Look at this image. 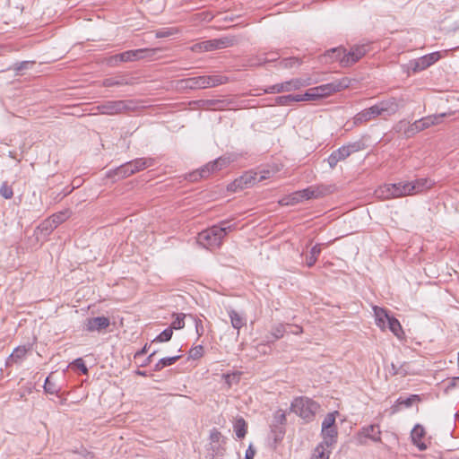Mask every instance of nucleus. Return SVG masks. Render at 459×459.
<instances>
[{
	"instance_id": "obj_55",
	"label": "nucleus",
	"mask_w": 459,
	"mask_h": 459,
	"mask_svg": "<svg viewBox=\"0 0 459 459\" xmlns=\"http://www.w3.org/2000/svg\"><path fill=\"white\" fill-rule=\"evenodd\" d=\"M213 161H214L215 167H217L218 170L222 169L223 168L227 167L230 164L229 158L221 157Z\"/></svg>"
},
{
	"instance_id": "obj_25",
	"label": "nucleus",
	"mask_w": 459,
	"mask_h": 459,
	"mask_svg": "<svg viewBox=\"0 0 459 459\" xmlns=\"http://www.w3.org/2000/svg\"><path fill=\"white\" fill-rule=\"evenodd\" d=\"M373 309L377 325L381 329H385L386 327L387 320L391 317V316L388 315L385 308L374 307Z\"/></svg>"
},
{
	"instance_id": "obj_9",
	"label": "nucleus",
	"mask_w": 459,
	"mask_h": 459,
	"mask_svg": "<svg viewBox=\"0 0 459 459\" xmlns=\"http://www.w3.org/2000/svg\"><path fill=\"white\" fill-rule=\"evenodd\" d=\"M210 448L209 452L212 458L217 459L223 456L225 452L226 438L222 434L216 429L213 428L210 431L209 435Z\"/></svg>"
},
{
	"instance_id": "obj_59",
	"label": "nucleus",
	"mask_w": 459,
	"mask_h": 459,
	"mask_svg": "<svg viewBox=\"0 0 459 459\" xmlns=\"http://www.w3.org/2000/svg\"><path fill=\"white\" fill-rule=\"evenodd\" d=\"M195 331L198 336H202L204 334V325L201 319H195Z\"/></svg>"
},
{
	"instance_id": "obj_40",
	"label": "nucleus",
	"mask_w": 459,
	"mask_h": 459,
	"mask_svg": "<svg viewBox=\"0 0 459 459\" xmlns=\"http://www.w3.org/2000/svg\"><path fill=\"white\" fill-rule=\"evenodd\" d=\"M174 316L176 317H175L174 321L171 323V325L169 327L172 328V330L173 329L178 330V329L184 328L186 315L183 313H180V314H174Z\"/></svg>"
},
{
	"instance_id": "obj_47",
	"label": "nucleus",
	"mask_w": 459,
	"mask_h": 459,
	"mask_svg": "<svg viewBox=\"0 0 459 459\" xmlns=\"http://www.w3.org/2000/svg\"><path fill=\"white\" fill-rule=\"evenodd\" d=\"M284 333H285V327L281 324L275 325L272 329V335L274 337V339L281 338L283 336Z\"/></svg>"
},
{
	"instance_id": "obj_18",
	"label": "nucleus",
	"mask_w": 459,
	"mask_h": 459,
	"mask_svg": "<svg viewBox=\"0 0 459 459\" xmlns=\"http://www.w3.org/2000/svg\"><path fill=\"white\" fill-rule=\"evenodd\" d=\"M379 117L376 105L359 112L354 117L355 124H361Z\"/></svg>"
},
{
	"instance_id": "obj_12",
	"label": "nucleus",
	"mask_w": 459,
	"mask_h": 459,
	"mask_svg": "<svg viewBox=\"0 0 459 459\" xmlns=\"http://www.w3.org/2000/svg\"><path fill=\"white\" fill-rule=\"evenodd\" d=\"M235 41V37L228 36L221 39H214L204 41L200 44L195 45L194 49H196L198 48L200 49H204V51H211L213 49L224 48L232 46Z\"/></svg>"
},
{
	"instance_id": "obj_4",
	"label": "nucleus",
	"mask_w": 459,
	"mask_h": 459,
	"mask_svg": "<svg viewBox=\"0 0 459 459\" xmlns=\"http://www.w3.org/2000/svg\"><path fill=\"white\" fill-rule=\"evenodd\" d=\"M319 404L307 397H297L290 405V410L306 421H311L319 409Z\"/></svg>"
},
{
	"instance_id": "obj_50",
	"label": "nucleus",
	"mask_w": 459,
	"mask_h": 459,
	"mask_svg": "<svg viewBox=\"0 0 459 459\" xmlns=\"http://www.w3.org/2000/svg\"><path fill=\"white\" fill-rule=\"evenodd\" d=\"M405 366H407V363L400 365L399 367H397L394 363H392L391 368L393 370V375L405 376L407 374V370L404 368Z\"/></svg>"
},
{
	"instance_id": "obj_62",
	"label": "nucleus",
	"mask_w": 459,
	"mask_h": 459,
	"mask_svg": "<svg viewBox=\"0 0 459 459\" xmlns=\"http://www.w3.org/2000/svg\"><path fill=\"white\" fill-rule=\"evenodd\" d=\"M173 34V30H161L158 31L156 34V38H165L169 37Z\"/></svg>"
},
{
	"instance_id": "obj_14",
	"label": "nucleus",
	"mask_w": 459,
	"mask_h": 459,
	"mask_svg": "<svg viewBox=\"0 0 459 459\" xmlns=\"http://www.w3.org/2000/svg\"><path fill=\"white\" fill-rule=\"evenodd\" d=\"M110 325V320L106 316L91 317L86 320L85 329L88 332L101 331Z\"/></svg>"
},
{
	"instance_id": "obj_15",
	"label": "nucleus",
	"mask_w": 459,
	"mask_h": 459,
	"mask_svg": "<svg viewBox=\"0 0 459 459\" xmlns=\"http://www.w3.org/2000/svg\"><path fill=\"white\" fill-rule=\"evenodd\" d=\"M440 58L439 52H433L428 55H425L414 61L413 70L422 71L426 68L429 67L433 64H435Z\"/></svg>"
},
{
	"instance_id": "obj_23",
	"label": "nucleus",
	"mask_w": 459,
	"mask_h": 459,
	"mask_svg": "<svg viewBox=\"0 0 459 459\" xmlns=\"http://www.w3.org/2000/svg\"><path fill=\"white\" fill-rule=\"evenodd\" d=\"M128 166L131 168L132 173L134 174L141 170H143L146 168L152 166L153 160L151 158H139L134 160L127 162Z\"/></svg>"
},
{
	"instance_id": "obj_28",
	"label": "nucleus",
	"mask_w": 459,
	"mask_h": 459,
	"mask_svg": "<svg viewBox=\"0 0 459 459\" xmlns=\"http://www.w3.org/2000/svg\"><path fill=\"white\" fill-rule=\"evenodd\" d=\"M393 184H385L376 190V195L382 199H391L394 197V191L393 190Z\"/></svg>"
},
{
	"instance_id": "obj_29",
	"label": "nucleus",
	"mask_w": 459,
	"mask_h": 459,
	"mask_svg": "<svg viewBox=\"0 0 459 459\" xmlns=\"http://www.w3.org/2000/svg\"><path fill=\"white\" fill-rule=\"evenodd\" d=\"M331 454V446L324 444H318L314 449L312 459H329Z\"/></svg>"
},
{
	"instance_id": "obj_61",
	"label": "nucleus",
	"mask_w": 459,
	"mask_h": 459,
	"mask_svg": "<svg viewBox=\"0 0 459 459\" xmlns=\"http://www.w3.org/2000/svg\"><path fill=\"white\" fill-rule=\"evenodd\" d=\"M255 455V450L250 445L246 451L245 459H254Z\"/></svg>"
},
{
	"instance_id": "obj_41",
	"label": "nucleus",
	"mask_w": 459,
	"mask_h": 459,
	"mask_svg": "<svg viewBox=\"0 0 459 459\" xmlns=\"http://www.w3.org/2000/svg\"><path fill=\"white\" fill-rule=\"evenodd\" d=\"M287 421L285 411L282 410H277L273 414V420L272 424H277L280 426H285Z\"/></svg>"
},
{
	"instance_id": "obj_35",
	"label": "nucleus",
	"mask_w": 459,
	"mask_h": 459,
	"mask_svg": "<svg viewBox=\"0 0 459 459\" xmlns=\"http://www.w3.org/2000/svg\"><path fill=\"white\" fill-rule=\"evenodd\" d=\"M44 391L50 394H56L60 388L56 385V384L52 380V377L48 376L44 383Z\"/></svg>"
},
{
	"instance_id": "obj_34",
	"label": "nucleus",
	"mask_w": 459,
	"mask_h": 459,
	"mask_svg": "<svg viewBox=\"0 0 459 459\" xmlns=\"http://www.w3.org/2000/svg\"><path fill=\"white\" fill-rule=\"evenodd\" d=\"M26 354H27V349L24 346H20L13 350V351L10 355L9 359L13 362L18 363L22 359H24Z\"/></svg>"
},
{
	"instance_id": "obj_53",
	"label": "nucleus",
	"mask_w": 459,
	"mask_h": 459,
	"mask_svg": "<svg viewBox=\"0 0 459 459\" xmlns=\"http://www.w3.org/2000/svg\"><path fill=\"white\" fill-rule=\"evenodd\" d=\"M146 51V49L129 50L131 60L135 61L143 58V54Z\"/></svg>"
},
{
	"instance_id": "obj_60",
	"label": "nucleus",
	"mask_w": 459,
	"mask_h": 459,
	"mask_svg": "<svg viewBox=\"0 0 459 459\" xmlns=\"http://www.w3.org/2000/svg\"><path fill=\"white\" fill-rule=\"evenodd\" d=\"M118 58H120L122 63H124V62H132L131 57H130L129 50L118 54Z\"/></svg>"
},
{
	"instance_id": "obj_2",
	"label": "nucleus",
	"mask_w": 459,
	"mask_h": 459,
	"mask_svg": "<svg viewBox=\"0 0 459 459\" xmlns=\"http://www.w3.org/2000/svg\"><path fill=\"white\" fill-rule=\"evenodd\" d=\"M234 229L235 224H231L228 221H222L220 224L213 225L200 232L197 237V242L208 249L220 247L225 236Z\"/></svg>"
},
{
	"instance_id": "obj_43",
	"label": "nucleus",
	"mask_w": 459,
	"mask_h": 459,
	"mask_svg": "<svg viewBox=\"0 0 459 459\" xmlns=\"http://www.w3.org/2000/svg\"><path fill=\"white\" fill-rule=\"evenodd\" d=\"M0 195L5 199H11L13 196V191L7 182H4L0 186Z\"/></svg>"
},
{
	"instance_id": "obj_57",
	"label": "nucleus",
	"mask_w": 459,
	"mask_h": 459,
	"mask_svg": "<svg viewBox=\"0 0 459 459\" xmlns=\"http://www.w3.org/2000/svg\"><path fill=\"white\" fill-rule=\"evenodd\" d=\"M203 178H205V177H204V175H203V172H202V170L200 169H198L196 171H194V172L190 173L188 175L187 178H188L189 181H193L194 182V181H197V180H199V179H201Z\"/></svg>"
},
{
	"instance_id": "obj_11",
	"label": "nucleus",
	"mask_w": 459,
	"mask_h": 459,
	"mask_svg": "<svg viewBox=\"0 0 459 459\" xmlns=\"http://www.w3.org/2000/svg\"><path fill=\"white\" fill-rule=\"evenodd\" d=\"M256 172L247 171L242 176L236 178L233 182L229 184L228 190L236 192L238 190L251 187L256 183Z\"/></svg>"
},
{
	"instance_id": "obj_49",
	"label": "nucleus",
	"mask_w": 459,
	"mask_h": 459,
	"mask_svg": "<svg viewBox=\"0 0 459 459\" xmlns=\"http://www.w3.org/2000/svg\"><path fill=\"white\" fill-rule=\"evenodd\" d=\"M201 170L203 172V175H204V177L207 178L211 173L218 170V169L217 167H215L214 161H212L202 167Z\"/></svg>"
},
{
	"instance_id": "obj_39",
	"label": "nucleus",
	"mask_w": 459,
	"mask_h": 459,
	"mask_svg": "<svg viewBox=\"0 0 459 459\" xmlns=\"http://www.w3.org/2000/svg\"><path fill=\"white\" fill-rule=\"evenodd\" d=\"M297 99H298V94L297 95L290 94V95L279 96L276 98L275 100H276V103L281 106H289L292 102H298Z\"/></svg>"
},
{
	"instance_id": "obj_51",
	"label": "nucleus",
	"mask_w": 459,
	"mask_h": 459,
	"mask_svg": "<svg viewBox=\"0 0 459 459\" xmlns=\"http://www.w3.org/2000/svg\"><path fill=\"white\" fill-rule=\"evenodd\" d=\"M39 228L42 231H46L47 233H50L56 229L55 225H53L52 222H50L48 219H47L43 222H41L40 225L39 226Z\"/></svg>"
},
{
	"instance_id": "obj_48",
	"label": "nucleus",
	"mask_w": 459,
	"mask_h": 459,
	"mask_svg": "<svg viewBox=\"0 0 459 459\" xmlns=\"http://www.w3.org/2000/svg\"><path fill=\"white\" fill-rule=\"evenodd\" d=\"M72 365L78 368L82 374L86 375L88 373V368L82 358H78L72 362Z\"/></svg>"
},
{
	"instance_id": "obj_22",
	"label": "nucleus",
	"mask_w": 459,
	"mask_h": 459,
	"mask_svg": "<svg viewBox=\"0 0 459 459\" xmlns=\"http://www.w3.org/2000/svg\"><path fill=\"white\" fill-rule=\"evenodd\" d=\"M446 117V113L437 115L427 116L419 119L420 129L425 130L432 126H436L441 123L442 118Z\"/></svg>"
},
{
	"instance_id": "obj_52",
	"label": "nucleus",
	"mask_w": 459,
	"mask_h": 459,
	"mask_svg": "<svg viewBox=\"0 0 459 459\" xmlns=\"http://www.w3.org/2000/svg\"><path fill=\"white\" fill-rule=\"evenodd\" d=\"M295 65H299V59L296 57L285 58L281 62V65L284 68H290Z\"/></svg>"
},
{
	"instance_id": "obj_1",
	"label": "nucleus",
	"mask_w": 459,
	"mask_h": 459,
	"mask_svg": "<svg viewBox=\"0 0 459 459\" xmlns=\"http://www.w3.org/2000/svg\"><path fill=\"white\" fill-rule=\"evenodd\" d=\"M368 51V45H354L348 52L344 48L338 47L327 50L323 57L325 62L339 61L342 66L348 67L357 63Z\"/></svg>"
},
{
	"instance_id": "obj_33",
	"label": "nucleus",
	"mask_w": 459,
	"mask_h": 459,
	"mask_svg": "<svg viewBox=\"0 0 459 459\" xmlns=\"http://www.w3.org/2000/svg\"><path fill=\"white\" fill-rule=\"evenodd\" d=\"M416 401H420V397L417 394H411L407 398H398L396 401V405L392 407L393 412H396L398 411L397 405H404L405 407H411L412 403Z\"/></svg>"
},
{
	"instance_id": "obj_24",
	"label": "nucleus",
	"mask_w": 459,
	"mask_h": 459,
	"mask_svg": "<svg viewBox=\"0 0 459 459\" xmlns=\"http://www.w3.org/2000/svg\"><path fill=\"white\" fill-rule=\"evenodd\" d=\"M133 82L131 80H128L124 75H118L115 77H108L105 78L101 85L104 87H114V86H123V85H130Z\"/></svg>"
},
{
	"instance_id": "obj_8",
	"label": "nucleus",
	"mask_w": 459,
	"mask_h": 459,
	"mask_svg": "<svg viewBox=\"0 0 459 459\" xmlns=\"http://www.w3.org/2000/svg\"><path fill=\"white\" fill-rule=\"evenodd\" d=\"M311 84V81L309 78L301 79V78H293L290 81H286L284 82L277 83L272 86H269L264 90L265 93H280L299 90L302 87H306Z\"/></svg>"
},
{
	"instance_id": "obj_10",
	"label": "nucleus",
	"mask_w": 459,
	"mask_h": 459,
	"mask_svg": "<svg viewBox=\"0 0 459 459\" xmlns=\"http://www.w3.org/2000/svg\"><path fill=\"white\" fill-rule=\"evenodd\" d=\"M323 195V191L318 187L309 186L306 189L297 191L291 195L283 199L284 204H295L303 200H309L313 198H318Z\"/></svg>"
},
{
	"instance_id": "obj_26",
	"label": "nucleus",
	"mask_w": 459,
	"mask_h": 459,
	"mask_svg": "<svg viewBox=\"0 0 459 459\" xmlns=\"http://www.w3.org/2000/svg\"><path fill=\"white\" fill-rule=\"evenodd\" d=\"M392 188H394L393 190L394 191L395 198L411 195L409 182L401 181L398 183H394Z\"/></svg>"
},
{
	"instance_id": "obj_64",
	"label": "nucleus",
	"mask_w": 459,
	"mask_h": 459,
	"mask_svg": "<svg viewBox=\"0 0 459 459\" xmlns=\"http://www.w3.org/2000/svg\"><path fill=\"white\" fill-rule=\"evenodd\" d=\"M82 455V456H83L85 459H93L94 458V455L91 453V452H89L87 450H83L82 452L80 453Z\"/></svg>"
},
{
	"instance_id": "obj_44",
	"label": "nucleus",
	"mask_w": 459,
	"mask_h": 459,
	"mask_svg": "<svg viewBox=\"0 0 459 459\" xmlns=\"http://www.w3.org/2000/svg\"><path fill=\"white\" fill-rule=\"evenodd\" d=\"M33 64H34V62H30V61H22V62L15 63L12 67H10L8 69L14 70L18 74L19 72H21L22 70L29 69Z\"/></svg>"
},
{
	"instance_id": "obj_54",
	"label": "nucleus",
	"mask_w": 459,
	"mask_h": 459,
	"mask_svg": "<svg viewBox=\"0 0 459 459\" xmlns=\"http://www.w3.org/2000/svg\"><path fill=\"white\" fill-rule=\"evenodd\" d=\"M181 358L180 355L173 356V357H165L161 359V364H163L164 368L169 367L176 363Z\"/></svg>"
},
{
	"instance_id": "obj_31",
	"label": "nucleus",
	"mask_w": 459,
	"mask_h": 459,
	"mask_svg": "<svg viewBox=\"0 0 459 459\" xmlns=\"http://www.w3.org/2000/svg\"><path fill=\"white\" fill-rule=\"evenodd\" d=\"M247 430V425L243 418H238L234 423V431L238 438H243Z\"/></svg>"
},
{
	"instance_id": "obj_21",
	"label": "nucleus",
	"mask_w": 459,
	"mask_h": 459,
	"mask_svg": "<svg viewBox=\"0 0 459 459\" xmlns=\"http://www.w3.org/2000/svg\"><path fill=\"white\" fill-rule=\"evenodd\" d=\"M360 436L368 437L374 442H381V431L378 425H369L362 428L359 433Z\"/></svg>"
},
{
	"instance_id": "obj_5",
	"label": "nucleus",
	"mask_w": 459,
	"mask_h": 459,
	"mask_svg": "<svg viewBox=\"0 0 459 459\" xmlns=\"http://www.w3.org/2000/svg\"><path fill=\"white\" fill-rule=\"evenodd\" d=\"M229 79L226 76L214 74V75H202L197 77H190L183 81L185 87L189 89H207L216 87L228 82Z\"/></svg>"
},
{
	"instance_id": "obj_20",
	"label": "nucleus",
	"mask_w": 459,
	"mask_h": 459,
	"mask_svg": "<svg viewBox=\"0 0 459 459\" xmlns=\"http://www.w3.org/2000/svg\"><path fill=\"white\" fill-rule=\"evenodd\" d=\"M321 436L323 441L320 444L326 445V446H332L337 442L338 430L337 427H331L328 429H321Z\"/></svg>"
},
{
	"instance_id": "obj_36",
	"label": "nucleus",
	"mask_w": 459,
	"mask_h": 459,
	"mask_svg": "<svg viewBox=\"0 0 459 459\" xmlns=\"http://www.w3.org/2000/svg\"><path fill=\"white\" fill-rule=\"evenodd\" d=\"M338 414H339V412L337 411L327 413L322 422V429L336 427L335 420H336V415H338Z\"/></svg>"
},
{
	"instance_id": "obj_19",
	"label": "nucleus",
	"mask_w": 459,
	"mask_h": 459,
	"mask_svg": "<svg viewBox=\"0 0 459 459\" xmlns=\"http://www.w3.org/2000/svg\"><path fill=\"white\" fill-rule=\"evenodd\" d=\"M228 315L230 319V324L234 329L238 331V335L239 334V330L247 325V318L245 316L233 308L228 309Z\"/></svg>"
},
{
	"instance_id": "obj_38",
	"label": "nucleus",
	"mask_w": 459,
	"mask_h": 459,
	"mask_svg": "<svg viewBox=\"0 0 459 459\" xmlns=\"http://www.w3.org/2000/svg\"><path fill=\"white\" fill-rule=\"evenodd\" d=\"M271 431L273 434V439L275 442L280 441L283 438L285 433L284 426L277 424H271Z\"/></svg>"
},
{
	"instance_id": "obj_3",
	"label": "nucleus",
	"mask_w": 459,
	"mask_h": 459,
	"mask_svg": "<svg viewBox=\"0 0 459 459\" xmlns=\"http://www.w3.org/2000/svg\"><path fill=\"white\" fill-rule=\"evenodd\" d=\"M351 80L347 77L334 80L329 83L322 84L309 89L304 94H298L297 101L316 100L330 96L334 92L341 91L349 87Z\"/></svg>"
},
{
	"instance_id": "obj_32",
	"label": "nucleus",
	"mask_w": 459,
	"mask_h": 459,
	"mask_svg": "<svg viewBox=\"0 0 459 459\" xmlns=\"http://www.w3.org/2000/svg\"><path fill=\"white\" fill-rule=\"evenodd\" d=\"M321 246L319 244L315 245L311 248L309 255L307 256L306 259V264L308 267H312L316 264L321 253Z\"/></svg>"
},
{
	"instance_id": "obj_58",
	"label": "nucleus",
	"mask_w": 459,
	"mask_h": 459,
	"mask_svg": "<svg viewBox=\"0 0 459 459\" xmlns=\"http://www.w3.org/2000/svg\"><path fill=\"white\" fill-rule=\"evenodd\" d=\"M203 178H205V177H204V175H203V172H202V170L200 169H198L196 171H194V172L190 173L188 175L187 178H188L189 181H193L194 182V181H197V180H199V179H201Z\"/></svg>"
},
{
	"instance_id": "obj_30",
	"label": "nucleus",
	"mask_w": 459,
	"mask_h": 459,
	"mask_svg": "<svg viewBox=\"0 0 459 459\" xmlns=\"http://www.w3.org/2000/svg\"><path fill=\"white\" fill-rule=\"evenodd\" d=\"M389 330L398 338L403 335V331L400 322L394 316H391L386 323Z\"/></svg>"
},
{
	"instance_id": "obj_27",
	"label": "nucleus",
	"mask_w": 459,
	"mask_h": 459,
	"mask_svg": "<svg viewBox=\"0 0 459 459\" xmlns=\"http://www.w3.org/2000/svg\"><path fill=\"white\" fill-rule=\"evenodd\" d=\"M133 175L131 168L128 166L127 162L120 165L114 170H109L107 174L108 177H115L117 176V178H125L129 176Z\"/></svg>"
},
{
	"instance_id": "obj_16",
	"label": "nucleus",
	"mask_w": 459,
	"mask_h": 459,
	"mask_svg": "<svg viewBox=\"0 0 459 459\" xmlns=\"http://www.w3.org/2000/svg\"><path fill=\"white\" fill-rule=\"evenodd\" d=\"M411 195L421 194L431 188L434 185L430 179L422 178L409 182Z\"/></svg>"
},
{
	"instance_id": "obj_42",
	"label": "nucleus",
	"mask_w": 459,
	"mask_h": 459,
	"mask_svg": "<svg viewBox=\"0 0 459 459\" xmlns=\"http://www.w3.org/2000/svg\"><path fill=\"white\" fill-rule=\"evenodd\" d=\"M173 334V330L170 327L163 330L152 342H169Z\"/></svg>"
},
{
	"instance_id": "obj_7",
	"label": "nucleus",
	"mask_w": 459,
	"mask_h": 459,
	"mask_svg": "<svg viewBox=\"0 0 459 459\" xmlns=\"http://www.w3.org/2000/svg\"><path fill=\"white\" fill-rule=\"evenodd\" d=\"M363 149L364 143L361 141L350 143L333 151L327 158V162L331 169H334L339 161L344 160L351 154L359 152Z\"/></svg>"
},
{
	"instance_id": "obj_46",
	"label": "nucleus",
	"mask_w": 459,
	"mask_h": 459,
	"mask_svg": "<svg viewBox=\"0 0 459 459\" xmlns=\"http://www.w3.org/2000/svg\"><path fill=\"white\" fill-rule=\"evenodd\" d=\"M422 131V129H420L419 121L416 120L414 123L410 125L408 128L405 130L404 134L410 137L419 132Z\"/></svg>"
},
{
	"instance_id": "obj_13",
	"label": "nucleus",
	"mask_w": 459,
	"mask_h": 459,
	"mask_svg": "<svg viewBox=\"0 0 459 459\" xmlns=\"http://www.w3.org/2000/svg\"><path fill=\"white\" fill-rule=\"evenodd\" d=\"M378 109L379 117H386L394 115L400 108V104L396 98L391 97L375 104Z\"/></svg>"
},
{
	"instance_id": "obj_45",
	"label": "nucleus",
	"mask_w": 459,
	"mask_h": 459,
	"mask_svg": "<svg viewBox=\"0 0 459 459\" xmlns=\"http://www.w3.org/2000/svg\"><path fill=\"white\" fill-rule=\"evenodd\" d=\"M204 355V347L202 345H197L190 349L189 351V359H198Z\"/></svg>"
},
{
	"instance_id": "obj_56",
	"label": "nucleus",
	"mask_w": 459,
	"mask_h": 459,
	"mask_svg": "<svg viewBox=\"0 0 459 459\" xmlns=\"http://www.w3.org/2000/svg\"><path fill=\"white\" fill-rule=\"evenodd\" d=\"M119 63H122L120 58H118V54L110 56L106 58V64L110 67L117 66Z\"/></svg>"
},
{
	"instance_id": "obj_63",
	"label": "nucleus",
	"mask_w": 459,
	"mask_h": 459,
	"mask_svg": "<svg viewBox=\"0 0 459 459\" xmlns=\"http://www.w3.org/2000/svg\"><path fill=\"white\" fill-rule=\"evenodd\" d=\"M269 174L270 172L269 171H266V172H264V174L262 175H258L256 176V183H259V182H262L263 180L269 178Z\"/></svg>"
},
{
	"instance_id": "obj_37",
	"label": "nucleus",
	"mask_w": 459,
	"mask_h": 459,
	"mask_svg": "<svg viewBox=\"0 0 459 459\" xmlns=\"http://www.w3.org/2000/svg\"><path fill=\"white\" fill-rule=\"evenodd\" d=\"M67 218H68L67 212H60L51 215L48 218V220L50 222H52L53 225H55V228H56L58 225H60L62 222H64Z\"/></svg>"
},
{
	"instance_id": "obj_6",
	"label": "nucleus",
	"mask_w": 459,
	"mask_h": 459,
	"mask_svg": "<svg viewBox=\"0 0 459 459\" xmlns=\"http://www.w3.org/2000/svg\"><path fill=\"white\" fill-rule=\"evenodd\" d=\"M134 108L135 103L132 100H108L96 107L99 113L108 116L126 114Z\"/></svg>"
},
{
	"instance_id": "obj_17",
	"label": "nucleus",
	"mask_w": 459,
	"mask_h": 459,
	"mask_svg": "<svg viewBox=\"0 0 459 459\" xmlns=\"http://www.w3.org/2000/svg\"><path fill=\"white\" fill-rule=\"evenodd\" d=\"M426 432L424 428L417 424L411 432V437L413 445H415L420 451L427 449V445L422 441Z\"/></svg>"
}]
</instances>
